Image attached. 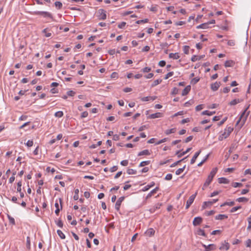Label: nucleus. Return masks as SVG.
<instances>
[{"instance_id":"obj_47","label":"nucleus","mask_w":251,"mask_h":251,"mask_svg":"<svg viewBox=\"0 0 251 251\" xmlns=\"http://www.w3.org/2000/svg\"><path fill=\"white\" fill-rule=\"evenodd\" d=\"M243 186V184L239 182H234L232 184V186L236 187H240Z\"/></svg>"},{"instance_id":"obj_4","label":"nucleus","mask_w":251,"mask_h":251,"mask_svg":"<svg viewBox=\"0 0 251 251\" xmlns=\"http://www.w3.org/2000/svg\"><path fill=\"white\" fill-rule=\"evenodd\" d=\"M197 193H196L195 194H193L191 195L188 201L186 202V209H188L190 205L192 204V203L194 202V201L196 197Z\"/></svg>"},{"instance_id":"obj_20","label":"nucleus","mask_w":251,"mask_h":251,"mask_svg":"<svg viewBox=\"0 0 251 251\" xmlns=\"http://www.w3.org/2000/svg\"><path fill=\"white\" fill-rule=\"evenodd\" d=\"M227 216L225 214H219L215 217L216 220H222L224 219H227Z\"/></svg>"},{"instance_id":"obj_45","label":"nucleus","mask_w":251,"mask_h":251,"mask_svg":"<svg viewBox=\"0 0 251 251\" xmlns=\"http://www.w3.org/2000/svg\"><path fill=\"white\" fill-rule=\"evenodd\" d=\"M241 206L233 207H232L230 211V212L233 213V212H234L236 211H237V210H238L239 209H241Z\"/></svg>"},{"instance_id":"obj_23","label":"nucleus","mask_w":251,"mask_h":251,"mask_svg":"<svg viewBox=\"0 0 251 251\" xmlns=\"http://www.w3.org/2000/svg\"><path fill=\"white\" fill-rule=\"evenodd\" d=\"M169 58H173L174 59H177L179 58V55L178 53H171L169 54Z\"/></svg>"},{"instance_id":"obj_14","label":"nucleus","mask_w":251,"mask_h":251,"mask_svg":"<svg viewBox=\"0 0 251 251\" xmlns=\"http://www.w3.org/2000/svg\"><path fill=\"white\" fill-rule=\"evenodd\" d=\"M229 244L228 243L226 242V241H224V243L222 244V246L219 248L220 250H228L229 248Z\"/></svg>"},{"instance_id":"obj_62","label":"nucleus","mask_w":251,"mask_h":251,"mask_svg":"<svg viewBox=\"0 0 251 251\" xmlns=\"http://www.w3.org/2000/svg\"><path fill=\"white\" fill-rule=\"evenodd\" d=\"M172 178V175L171 174H167L165 176V179L167 180H170Z\"/></svg>"},{"instance_id":"obj_16","label":"nucleus","mask_w":251,"mask_h":251,"mask_svg":"<svg viewBox=\"0 0 251 251\" xmlns=\"http://www.w3.org/2000/svg\"><path fill=\"white\" fill-rule=\"evenodd\" d=\"M201 152V151L200 150L195 153L194 155L193 156L192 159L191 160L190 163L191 164H193L195 163V162L196 161V160L197 159V157L199 156V155H200Z\"/></svg>"},{"instance_id":"obj_57","label":"nucleus","mask_w":251,"mask_h":251,"mask_svg":"<svg viewBox=\"0 0 251 251\" xmlns=\"http://www.w3.org/2000/svg\"><path fill=\"white\" fill-rule=\"evenodd\" d=\"M33 142L32 140H28L26 143V145L28 147H30L31 146H33Z\"/></svg>"},{"instance_id":"obj_1","label":"nucleus","mask_w":251,"mask_h":251,"mask_svg":"<svg viewBox=\"0 0 251 251\" xmlns=\"http://www.w3.org/2000/svg\"><path fill=\"white\" fill-rule=\"evenodd\" d=\"M249 106H248L245 110L244 111H243V112L242 113L241 115L240 116L239 120L237 121V123H236V125L239 124V123H240V127L241 128L243 125H244L246 121V119H247V118L250 113V111H249L248 112V113L247 114V115H246V116L245 117H244V115L245 114L247 110H248V109L249 108Z\"/></svg>"},{"instance_id":"obj_32","label":"nucleus","mask_w":251,"mask_h":251,"mask_svg":"<svg viewBox=\"0 0 251 251\" xmlns=\"http://www.w3.org/2000/svg\"><path fill=\"white\" fill-rule=\"evenodd\" d=\"M236 201L242 202H247L248 201V199L245 197H241L239 198L236 200Z\"/></svg>"},{"instance_id":"obj_21","label":"nucleus","mask_w":251,"mask_h":251,"mask_svg":"<svg viewBox=\"0 0 251 251\" xmlns=\"http://www.w3.org/2000/svg\"><path fill=\"white\" fill-rule=\"evenodd\" d=\"M150 152L148 150H145L139 152L138 155L142 156V155H150Z\"/></svg>"},{"instance_id":"obj_17","label":"nucleus","mask_w":251,"mask_h":251,"mask_svg":"<svg viewBox=\"0 0 251 251\" xmlns=\"http://www.w3.org/2000/svg\"><path fill=\"white\" fill-rule=\"evenodd\" d=\"M154 233H155V230L153 228H151L148 229L146 231V232H145V234H146L147 236L151 237L154 234Z\"/></svg>"},{"instance_id":"obj_10","label":"nucleus","mask_w":251,"mask_h":251,"mask_svg":"<svg viewBox=\"0 0 251 251\" xmlns=\"http://www.w3.org/2000/svg\"><path fill=\"white\" fill-rule=\"evenodd\" d=\"M221 83L220 82H215L214 83L211 84V89L214 91H217L219 87L220 86Z\"/></svg>"},{"instance_id":"obj_9","label":"nucleus","mask_w":251,"mask_h":251,"mask_svg":"<svg viewBox=\"0 0 251 251\" xmlns=\"http://www.w3.org/2000/svg\"><path fill=\"white\" fill-rule=\"evenodd\" d=\"M163 117V114L160 112H157L154 114L150 115L148 118V119H155L157 118H160Z\"/></svg>"},{"instance_id":"obj_36","label":"nucleus","mask_w":251,"mask_h":251,"mask_svg":"<svg viewBox=\"0 0 251 251\" xmlns=\"http://www.w3.org/2000/svg\"><path fill=\"white\" fill-rule=\"evenodd\" d=\"M185 167L186 166L184 165L183 166V167L181 168H179L178 169V170H177L176 172V175H180L182 172H183V171L184 170L185 168Z\"/></svg>"},{"instance_id":"obj_5","label":"nucleus","mask_w":251,"mask_h":251,"mask_svg":"<svg viewBox=\"0 0 251 251\" xmlns=\"http://www.w3.org/2000/svg\"><path fill=\"white\" fill-rule=\"evenodd\" d=\"M125 197H121L118 199L117 201L115 204V209L117 211H119L120 210V207L121 206V203L122 201L124 200Z\"/></svg>"},{"instance_id":"obj_64","label":"nucleus","mask_w":251,"mask_h":251,"mask_svg":"<svg viewBox=\"0 0 251 251\" xmlns=\"http://www.w3.org/2000/svg\"><path fill=\"white\" fill-rule=\"evenodd\" d=\"M249 226H248V229H250L251 228V215L248 218V219Z\"/></svg>"},{"instance_id":"obj_34","label":"nucleus","mask_w":251,"mask_h":251,"mask_svg":"<svg viewBox=\"0 0 251 251\" xmlns=\"http://www.w3.org/2000/svg\"><path fill=\"white\" fill-rule=\"evenodd\" d=\"M137 173V171L135 170L132 169H128L127 170V173L128 175H135Z\"/></svg>"},{"instance_id":"obj_8","label":"nucleus","mask_w":251,"mask_h":251,"mask_svg":"<svg viewBox=\"0 0 251 251\" xmlns=\"http://www.w3.org/2000/svg\"><path fill=\"white\" fill-rule=\"evenodd\" d=\"M202 221V219L201 217H195L193 220V224L194 226L200 225Z\"/></svg>"},{"instance_id":"obj_53","label":"nucleus","mask_w":251,"mask_h":251,"mask_svg":"<svg viewBox=\"0 0 251 251\" xmlns=\"http://www.w3.org/2000/svg\"><path fill=\"white\" fill-rule=\"evenodd\" d=\"M200 58H199V56L197 55H193L191 58V61L192 62H195L197 60H199Z\"/></svg>"},{"instance_id":"obj_29","label":"nucleus","mask_w":251,"mask_h":251,"mask_svg":"<svg viewBox=\"0 0 251 251\" xmlns=\"http://www.w3.org/2000/svg\"><path fill=\"white\" fill-rule=\"evenodd\" d=\"M155 183L154 182H152L151 183L150 185H148L146 186H145L143 188V191H148L150 188L152 187V186H153L154 185Z\"/></svg>"},{"instance_id":"obj_49","label":"nucleus","mask_w":251,"mask_h":251,"mask_svg":"<svg viewBox=\"0 0 251 251\" xmlns=\"http://www.w3.org/2000/svg\"><path fill=\"white\" fill-rule=\"evenodd\" d=\"M148 19H145L144 20H138V21H136V23L137 24H140L141 23H148Z\"/></svg>"},{"instance_id":"obj_54","label":"nucleus","mask_w":251,"mask_h":251,"mask_svg":"<svg viewBox=\"0 0 251 251\" xmlns=\"http://www.w3.org/2000/svg\"><path fill=\"white\" fill-rule=\"evenodd\" d=\"M174 75V72H170L169 73H168L166 75H165V79H168L169 77L172 76L173 75Z\"/></svg>"},{"instance_id":"obj_30","label":"nucleus","mask_w":251,"mask_h":251,"mask_svg":"<svg viewBox=\"0 0 251 251\" xmlns=\"http://www.w3.org/2000/svg\"><path fill=\"white\" fill-rule=\"evenodd\" d=\"M176 131V128H173L170 129H167L165 131V133L167 135H169L171 133H175Z\"/></svg>"},{"instance_id":"obj_24","label":"nucleus","mask_w":251,"mask_h":251,"mask_svg":"<svg viewBox=\"0 0 251 251\" xmlns=\"http://www.w3.org/2000/svg\"><path fill=\"white\" fill-rule=\"evenodd\" d=\"M217 171V168H215L213 169V170L211 171L210 174L208 175V177H210L211 178H213L214 176H215V174H216Z\"/></svg>"},{"instance_id":"obj_25","label":"nucleus","mask_w":251,"mask_h":251,"mask_svg":"<svg viewBox=\"0 0 251 251\" xmlns=\"http://www.w3.org/2000/svg\"><path fill=\"white\" fill-rule=\"evenodd\" d=\"M202 246L205 248V249H207L208 250H213L215 249V246L214 244H210L208 246L203 244Z\"/></svg>"},{"instance_id":"obj_48","label":"nucleus","mask_w":251,"mask_h":251,"mask_svg":"<svg viewBox=\"0 0 251 251\" xmlns=\"http://www.w3.org/2000/svg\"><path fill=\"white\" fill-rule=\"evenodd\" d=\"M151 97L148 96L146 97H143L141 98V100L143 101H147L151 100Z\"/></svg>"},{"instance_id":"obj_59","label":"nucleus","mask_w":251,"mask_h":251,"mask_svg":"<svg viewBox=\"0 0 251 251\" xmlns=\"http://www.w3.org/2000/svg\"><path fill=\"white\" fill-rule=\"evenodd\" d=\"M167 138H163L159 141H158L156 143V145H159V144H160L162 143H164V142H165L166 141H167Z\"/></svg>"},{"instance_id":"obj_26","label":"nucleus","mask_w":251,"mask_h":251,"mask_svg":"<svg viewBox=\"0 0 251 251\" xmlns=\"http://www.w3.org/2000/svg\"><path fill=\"white\" fill-rule=\"evenodd\" d=\"M208 28V23H203L197 26V29L203 28L206 29Z\"/></svg>"},{"instance_id":"obj_61","label":"nucleus","mask_w":251,"mask_h":251,"mask_svg":"<svg viewBox=\"0 0 251 251\" xmlns=\"http://www.w3.org/2000/svg\"><path fill=\"white\" fill-rule=\"evenodd\" d=\"M88 115V113L87 111L83 112L81 115V118H83L87 117Z\"/></svg>"},{"instance_id":"obj_40","label":"nucleus","mask_w":251,"mask_h":251,"mask_svg":"<svg viewBox=\"0 0 251 251\" xmlns=\"http://www.w3.org/2000/svg\"><path fill=\"white\" fill-rule=\"evenodd\" d=\"M54 116L56 117L61 118L63 116V112L61 111H57L55 113Z\"/></svg>"},{"instance_id":"obj_52","label":"nucleus","mask_w":251,"mask_h":251,"mask_svg":"<svg viewBox=\"0 0 251 251\" xmlns=\"http://www.w3.org/2000/svg\"><path fill=\"white\" fill-rule=\"evenodd\" d=\"M208 156H209V155H207L205 157V158L203 160H202L200 163H199L198 164V166L199 167L201 166L207 159Z\"/></svg>"},{"instance_id":"obj_15","label":"nucleus","mask_w":251,"mask_h":251,"mask_svg":"<svg viewBox=\"0 0 251 251\" xmlns=\"http://www.w3.org/2000/svg\"><path fill=\"white\" fill-rule=\"evenodd\" d=\"M191 90V86L188 85L182 91V96H186L187 95Z\"/></svg>"},{"instance_id":"obj_33","label":"nucleus","mask_w":251,"mask_h":251,"mask_svg":"<svg viewBox=\"0 0 251 251\" xmlns=\"http://www.w3.org/2000/svg\"><path fill=\"white\" fill-rule=\"evenodd\" d=\"M26 248L28 250H30V239L29 237H27L26 238Z\"/></svg>"},{"instance_id":"obj_43","label":"nucleus","mask_w":251,"mask_h":251,"mask_svg":"<svg viewBox=\"0 0 251 251\" xmlns=\"http://www.w3.org/2000/svg\"><path fill=\"white\" fill-rule=\"evenodd\" d=\"M200 80V78L198 77H195L192 79L191 81V83L193 85L196 84Z\"/></svg>"},{"instance_id":"obj_6","label":"nucleus","mask_w":251,"mask_h":251,"mask_svg":"<svg viewBox=\"0 0 251 251\" xmlns=\"http://www.w3.org/2000/svg\"><path fill=\"white\" fill-rule=\"evenodd\" d=\"M218 199H213L212 201H204L202 205V208L205 209L206 207L211 205L214 203L217 202Z\"/></svg>"},{"instance_id":"obj_12","label":"nucleus","mask_w":251,"mask_h":251,"mask_svg":"<svg viewBox=\"0 0 251 251\" xmlns=\"http://www.w3.org/2000/svg\"><path fill=\"white\" fill-rule=\"evenodd\" d=\"M212 179V178L207 177L205 183L203 184V185L202 187V189L203 190H205V188L210 184Z\"/></svg>"},{"instance_id":"obj_37","label":"nucleus","mask_w":251,"mask_h":251,"mask_svg":"<svg viewBox=\"0 0 251 251\" xmlns=\"http://www.w3.org/2000/svg\"><path fill=\"white\" fill-rule=\"evenodd\" d=\"M57 233L58 235V236L62 239H64L65 238V236L63 234V233L60 230H57Z\"/></svg>"},{"instance_id":"obj_56","label":"nucleus","mask_w":251,"mask_h":251,"mask_svg":"<svg viewBox=\"0 0 251 251\" xmlns=\"http://www.w3.org/2000/svg\"><path fill=\"white\" fill-rule=\"evenodd\" d=\"M151 71V68H150V67H145L144 68H143L142 69V71L144 72V73H148L149 72H150Z\"/></svg>"},{"instance_id":"obj_31","label":"nucleus","mask_w":251,"mask_h":251,"mask_svg":"<svg viewBox=\"0 0 251 251\" xmlns=\"http://www.w3.org/2000/svg\"><path fill=\"white\" fill-rule=\"evenodd\" d=\"M234 204H235V202L234 201L225 202L221 205V207H223L226 205L233 206Z\"/></svg>"},{"instance_id":"obj_51","label":"nucleus","mask_w":251,"mask_h":251,"mask_svg":"<svg viewBox=\"0 0 251 251\" xmlns=\"http://www.w3.org/2000/svg\"><path fill=\"white\" fill-rule=\"evenodd\" d=\"M203 108V104H200L197 105L196 107V110L197 111L201 110Z\"/></svg>"},{"instance_id":"obj_58","label":"nucleus","mask_w":251,"mask_h":251,"mask_svg":"<svg viewBox=\"0 0 251 251\" xmlns=\"http://www.w3.org/2000/svg\"><path fill=\"white\" fill-rule=\"evenodd\" d=\"M128 160H124L121 162V164L124 166H126L128 165Z\"/></svg>"},{"instance_id":"obj_55","label":"nucleus","mask_w":251,"mask_h":251,"mask_svg":"<svg viewBox=\"0 0 251 251\" xmlns=\"http://www.w3.org/2000/svg\"><path fill=\"white\" fill-rule=\"evenodd\" d=\"M126 25V23L125 22H122L121 23L118 25V26L119 28H123Z\"/></svg>"},{"instance_id":"obj_3","label":"nucleus","mask_w":251,"mask_h":251,"mask_svg":"<svg viewBox=\"0 0 251 251\" xmlns=\"http://www.w3.org/2000/svg\"><path fill=\"white\" fill-rule=\"evenodd\" d=\"M98 17L99 20H105L106 18V11L102 9H100L98 11Z\"/></svg>"},{"instance_id":"obj_2","label":"nucleus","mask_w":251,"mask_h":251,"mask_svg":"<svg viewBox=\"0 0 251 251\" xmlns=\"http://www.w3.org/2000/svg\"><path fill=\"white\" fill-rule=\"evenodd\" d=\"M33 14L37 15H42L44 17H49L50 19H52V18H53L52 15L48 12L34 11V12H33Z\"/></svg>"},{"instance_id":"obj_19","label":"nucleus","mask_w":251,"mask_h":251,"mask_svg":"<svg viewBox=\"0 0 251 251\" xmlns=\"http://www.w3.org/2000/svg\"><path fill=\"white\" fill-rule=\"evenodd\" d=\"M218 182L219 183L228 184L229 182L228 179L225 177H221L218 178Z\"/></svg>"},{"instance_id":"obj_63","label":"nucleus","mask_w":251,"mask_h":251,"mask_svg":"<svg viewBox=\"0 0 251 251\" xmlns=\"http://www.w3.org/2000/svg\"><path fill=\"white\" fill-rule=\"evenodd\" d=\"M111 77L112 78H118V74L116 72H113L111 75Z\"/></svg>"},{"instance_id":"obj_22","label":"nucleus","mask_w":251,"mask_h":251,"mask_svg":"<svg viewBox=\"0 0 251 251\" xmlns=\"http://www.w3.org/2000/svg\"><path fill=\"white\" fill-rule=\"evenodd\" d=\"M242 101H243V100H242V99H234V100H231L229 102V104L230 105H234L238 103L242 102Z\"/></svg>"},{"instance_id":"obj_60","label":"nucleus","mask_w":251,"mask_h":251,"mask_svg":"<svg viewBox=\"0 0 251 251\" xmlns=\"http://www.w3.org/2000/svg\"><path fill=\"white\" fill-rule=\"evenodd\" d=\"M75 93L72 90H70L67 92V95L69 96L73 97L75 95Z\"/></svg>"},{"instance_id":"obj_38","label":"nucleus","mask_w":251,"mask_h":251,"mask_svg":"<svg viewBox=\"0 0 251 251\" xmlns=\"http://www.w3.org/2000/svg\"><path fill=\"white\" fill-rule=\"evenodd\" d=\"M7 217H8L9 223L13 225H15L14 219L13 217H11L9 215H7Z\"/></svg>"},{"instance_id":"obj_39","label":"nucleus","mask_w":251,"mask_h":251,"mask_svg":"<svg viewBox=\"0 0 251 251\" xmlns=\"http://www.w3.org/2000/svg\"><path fill=\"white\" fill-rule=\"evenodd\" d=\"M150 163V161H149V160L144 161L140 163V164H139V167H143L146 165H149Z\"/></svg>"},{"instance_id":"obj_28","label":"nucleus","mask_w":251,"mask_h":251,"mask_svg":"<svg viewBox=\"0 0 251 251\" xmlns=\"http://www.w3.org/2000/svg\"><path fill=\"white\" fill-rule=\"evenodd\" d=\"M214 114H215V111L210 112L208 110H205L201 113V114L203 115H206L208 116H211Z\"/></svg>"},{"instance_id":"obj_7","label":"nucleus","mask_w":251,"mask_h":251,"mask_svg":"<svg viewBox=\"0 0 251 251\" xmlns=\"http://www.w3.org/2000/svg\"><path fill=\"white\" fill-rule=\"evenodd\" d=\"M233 128L231 127H228L227 128L225 129V132L222 134V136H224V138H227L231 132L233 131Z\"/></svg>"},{"instance_id":"obj_44","label":"nucleus","mask_w":251,"mask_h":251,"mask_svg":"<svg viewBox=\"0 0 251 251\" xmlns=\"http://www.w3.org/2000/svg\"><path fill=\"white\" fill-rule=\"evenodd\" d=\"M55 207H56V210L55 211V213L56 215H58L60 212V209L59 208V204L57 202L55 203Z\"/></svg>"},{"instance_id":"obj_41","label":"nucleus","mask_w":251,"mask_h":251,"mask_svg":"<svg viewBox=\"0 0 251 251\" xmlns=\"http://www.w3.org/2000/svg\"><path fill=\"white\" fill-rule=\"evenodd\" d=\"M197 233H198V234H199L200 235L206 236V235L205 234L204 230H203L202 229H201V228L199 229L197 231Z\"/></svg>"},{"instance_id":"obj_50","label":"nucleus","mask_w":251,"mask_h":251,"mask_svg":"<svg viewBox=\"0 0 251 251\" xmlns=\"http://www.w3.org/2000/svg\"><path fill=\"white\" fill-rule=\"evenodd\" d=\"M178 91H179V90L178 88H176V87H174L173 89V91L172 92V94L174 95H175L177 94H178Z\"/></svg>"},{"instance_id":"obj_27","label":"nucleus","mask_w":251,"mask_h":251,"mask_svg":"<svg viewBox=\"0 0 251 251\" xmlns=\"http://www.w3.org/2000/svg\"><path fill=\"white\" fill-rule=\"evenodd\" d=\"M162 80L161 79H158L155 80L153 82V83L151 84V87H153L157 85L158 84H160L162 82Z\"/></svg>"},{"instance_id":"obj_11","label":"nucleus","mask_w":251,"mask_h":251,"mask_svg":"<svg viewBox=\"0 0 251 251\" xmlns=\"http://www.w3.org/2000/svg\"><path fill=\"white\" fill-rule=\"evenodd\" d=\"M191 149H192V148H189L185 151H183L182 153H180V151H177L176 152V155H177V157L178 158H180L183 155H185L187 152H188L189 151H190L191 150Z\"/></svg>"},{"instance_id":"obj_46","label":"nucleus","mask_w":251,"mask_h":251,"mask_svg":"<svg viewBox=\"0 0 251 251\" xmlns=\"http://www.w3.org/2000/svg\"><path fill=\"white\" fill-rule=\"evenodd\" d=\"M189 47L188 46H184L183 47V51L184 53L185 54H188L189 53Z\"/></svg>"},{"instance_id":"obj_42","label":"nucleus","mask_w":251,"mask_h":251,"mask_svg":"<svg viewBox=\"0 0 251 251\" xmlns=\"http://www.w3.org/2000/svg\"><path fill=\"white\" fill-rule=\"evenodd\" d=\"M22 181H20L18 182L17 183V192H19V193H21V191H22V188H21V186H22Z\"/></svg>"},{"instance_id":"obj_18","label":"nucleus","mask_w":251,"mask_h":251,"mask_svg":"<svg viewBox=\"0 0 251 251\" xmlns=\"http://www.w3.org/2000/svg\"><path fill=\"white\" fill-rule=\"evenodd\" d=\"M159 190V187H156L155 188L151 190L150 193H149L147 196L146 199H149L151 198L153 195L157 192V191Z\"/></svg>"},{"instance_id":"obj_35","label":"nucleus","mask_w":251,"mask_h":251,"mask_svg":"<svg viewBox=\"0 0 251 251\" xmlns=\"http://www.w3.org/2000/svg\"><path fill=\"white\" fill-rule=\"evenodd\" d=\"M54 5L58 9H60L62 7V3L60 1H55Z\"/></svg>"},{"instance_id":"obj_13","label":"nucleus","mask_w":251,"mask_h":251,"mask_svg":"<svg viewBox=\"0 0 251 251\" xmlns=\"http://www.w3.org/2000/svg\"><path fill=\"white\" fill-rule=\"evenodd\" d=\"M235 64L234 61L232 60H227L225 63V67H232Z\"/></svg>"}]
</instances>
